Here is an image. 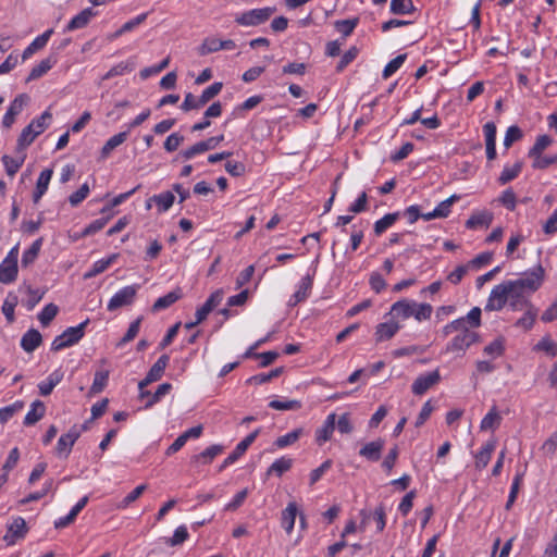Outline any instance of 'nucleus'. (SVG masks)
Wrapping results in <instances>:
<instances>
[{
  "mask_svg": "<svg viewBox=\"0 0 557 557\" xmlns=\"http://www.w3.org/2000/svg\"><path fill=\"white\" fill-rule=\"evenodd\" d=\"M41 245H42V238L40 237V238L36 239L26 251H24V253L22 256V261H21L22 267L26 268L36 260V258L38 257V253L40 251Z\"/></svg>",
  "mask_w": 557,
  "mask_h": 557,
  "instance_id": "4c0bfd02",
  "label": "nucleus"
},
{
  "mask_svg": "<svg viewBox=\"0 0 557 557\" xmlns=\"http://www.w3.org/2000/svg\"><path fill=\"white\" fill-rule=\"evenodd\" d=\"M400 327L401 326L397 321H389L377 324L374 334L376 342H384L393 338Z\"/></svg>",
  "mask_w": 557,
  "mask_h": 557,
  "instance_id": "f3484780",
  "label": "nucleus"
},
{
  "mask_svg": "<svg viewBox=\"0 0 557 557\" xmlns=\"http://www.w3.org/2000/svg\"><path fill=\"white\" fill-rule=\"evenodd\" d=\"M46 412L45 404L41 400H35L32 404V409L27 412L24 419L25 425H33L37 423Z\"/></svg>",
  "mask_w": 557,
  "mask_h": 557,
  "instance_id": "c85d7f7f",
  "label": "nucleus"
},
{
  "mask_svg": "<svg viewBox=\"0 0 557 557\" xmlns=\"http://www.w3.org/2000/svg\"><path fill=\"white\" fill-rule=\"evenodd\" d=\"M63 373L59 370L52 372L46 381L38 384L39 393L41 396H48L52 393L53 388L62 381Z\"/></svg>",
  "mask_w": 557,
  "mask_h": 557,
  "instance_id": "393cba45",
  "label": "nucleus"
},
{
  "mask_svg": "<svg viewBox=\"0 0 557 557\" xmlns=\"http://www.w3.org/2000/svg\"><path fill=\"white\" fill-rule=\"evenodd\" d=\"M282 372H283L282 367L275 368V369L271 370L269 373H260V374L249 377L246 381V383L247 384H256V385L264 384V383L270 382L272 379L280 376L282 374Z\"/></svg>",
  "mask_w": 557,
  "mask_h": 557,
  "instance_id": "c03bdc74",
  "label": "nucleus"
},
{
  "mask_svg": "<svg viewBox=\"0 0 557 557\" xmlns=\"http://www.w3.org/2000/svg\"><path fill=\"white\" fill-rule=\"evenodd\" d=\"M88 324L89 319H86L77 326L67 327L61 335L57 336L53 339L51 344V350L59 351L78 343L83 338L85 334V329Z\"/></svg>",
  "mask_w": 557,
  "mask_h": 557,
  "instance_id": "39448f33",
  "label": "nucleus"
},
{
  "mask_svg": "<svg viewBox=\"0 0 557 557\" xmlns=\"http://www.w3.org/2000/svg\"><path fill=\"white\" fill-rule=\"evenodd\" d=\"M269 407L274 410H298L301 408V403L299 400H280L274 399L269 403Z\"/></svg>",
  "mask_w": 557,
  "mask_h": 557,
  "instance_id": "09e8293b",
  "label": "nucleus"
},
{
  "mask_svg": "<svg viewBox=\"0 0 557 557\" xmlns=\"http://www.w3.org/2000/svg\"><path fill=\"white\" fill-rule=\"evenodd\" d=\"M18 153L21 156L16 159L12 158L10 156H7V154L2 157V162L4 164L5 172L11 177H13L17 173V171L23 165L25 158H26L24 151L18 152Z\"/></svg>",
  "mask_w": 557,
  "mask_h": 557,
  "instance_id": "2f4dec72",
  "label": "nucleus"
},
{
  "mask_svg": "<svg viewBox=\"0 0 557 557\" xmlns=\"http://www.w3.org/2000/svg\"><path fill=\"white\" fill-rule=\"evenodd\" d=\"M150 200H153L157 203L160 212H165L173 206L175 196L171 191H165L154 195Z\"/></svg>",
  "mask_w": 557,
  "mask_h": 557,
  "instance_id": "ea45409f",
  "label": "nucleus"
},
{
  "mask_svg": "<svg viewBox=\"0 0 557 557\" xmlns=\"http://www.w3.org/2000/svg\"><path fill=\"white\" fill-rule=\"evenodd\" d=\"M523 310L525 311L523 317L516 321L515 326L529 331L535 322L539 310L533 305L524 308Z\"/></svg>",
  "mask_w": 557,
  "mask_h": 557,
  "instance_id": "cd10ccee",
  "label": "nucleus"
},
{
  "mask_svg": "<svg viewBox=\"0 0 557 557\" xmlns=\"http://www.w3.org/2000/svg\"><path fill=\"white\" fill-rule=\"evenodd\" d=\"M336 426V414L331 413L327 416L323 425L315 431V441L319 445H322L329 441Z\"/></svg>",
  "mask_w": 557,
  "mask_h": 557,
  "instance_id": "6ab92c4d",
  "label": "nucleus"
},
{
  "mask_svg": "<svg viewBox=\"0 0 557 557\" xmlns=\"http://www.w3.org/2000/svg\"><path fill=\"white\" fill-rule=\"evenodd\" d=\"M224 140L223 135L210 137L206 140H201L180 152V157L184 160H189L194 158L196 154L203 153L206 151L212 150L218 147V145Z\"/></svg>",
  "mask_w": 557,
  "mask_h": 557,
  "instance_id": "1a4fd4ad",
  "label": "nucleus"
},
{
  "mask_svg": "<svg viewBox=\"0 0 557 557\" xmlns=\"http://www.w3.org/2000/svg\"><path fill=\"white\" fill-rule=\"evenodd\" d=\"M441 374L438 370H434L426 374L419 375L412 383L411 389L414 395L421 396L431 387L440 383Z\"/></svg>",
  "mask_w": 557,
  "mask_h": 557,
  "instance_id": "9d476101",
  "label": "nucleus"
},
{
  "mask_svg": "<svg viewBox=\"0 0 557 557\" xmlns=\"http://www.w3.org/2000/svg\"><path fill=\"white\" fill-rule=\"evenodd\" d=\"M260 430H256L251 432L249 435H247L242 442L237 444L234 451L231 453L222 462L219 470L222 471L230 465L234 463L242 455L245 454V451L248 449V447L255 442L259 434Z\"/></svg>",
  "mask_w": 557,
  "mask_h": 557,
  "instance_id": "ddd939ff",
  "label": "nucleus"
},
{
  "mask_svg": "<svg viewBox=\"0 0 557 557\" xmlns=\"http://www.w3.org/2000/svg\"><path fill=\"white\" fill-rule=\"evenodd\" d=\"M51 119V112L46 110L39 117L33 120L26 127H24L17 138L16 152H23L28 146H30L36 137L46 131Z\"/></svg>",
  "mask_w": 557,
  "mask_h": 557,
  "instance_id": "7ed1b4c3",
  "label": "nucleus"
},
{
  "mask_svg": "<svg viewBox=\"0 0 557 557\" xmlns=\"http://www.w3.org/2000/svg\"><path fill=\"white\" fill-rule=\"evenodd\" d=\"M505 351V339L504 337H498L487 346L484 347V354L497 358L500 357Z\"/></svg>",
  "mask_w": 557,
  "mask_h": 557,
  "instance_id": "3c124183",
  "label": "nucleus"
},
{
  "mask_svg": "<svg viewBox=\"0 0 557 557\" xmlns=\"http://www.w3.org/2000/svg\"><path fill=\"white\" fill-rule=\"evenodd\" d=\"M224 450V447L219 444L211 445L200 454L194 455L190 459L191 465H209L213 459Z\"/></svg>",
  "mask_w": 557,
  "mask_h": 557,
  "instance_id": "dca6fc26",
  "label": "nucleus"
},
{
  "mask_svg": "<svg viewBox=\"0 0 557 557\" xmlns=\"http://www.w3.org/2000/svg\"><path fill=\"white\" fill-rule=\"evenodd\" d=\"M141 320H143V318H138L129 324L128 330L126 331L125 335L122 337V339L117 344L119 346H122V345L133 341L137 336L139 329H140Z\"/></svg>",
  "mask_w": 557,
  "mask_h": 557,
  "instance_id": "e2e57ef3",
  "label": "nucleus"
},
{
  "mask_svg": "<svg viewBox=\"0 0 557 557\" xmlns=\"http://www.w3.org/2000/svg\"><path fill=\"white\" fill-rule=\"evenodd\" d=\"M312 285H313V276L312 275L308 274L305 277H302V280L298 286V289L295 292L296 298L305 300L309 296Z\"/></svg>",
  "mask_w": 557,
  "mask_h": 557,
  "instance_id": "4d7b16f0",
  "label": "nucleus"
},
{
  "mask_svg": "<svg viewBox=\"0 0 557 557\" xmlns=\"http://www.w3.org/2000/svg\"><path fill=\"white\" fill-rule=\"evenodd\" d=\"M522 170V162L518 161L512 166H505L502 171L498 182L500 185H505L515 180Z\"/></svg>",
  "mask_w": 557,
  "mask_h": 557,
  "instance_id": "58836bf2",
  "label": "nucleus"
},
{
  "mask_svg": "<svg viewBox=\"0 0 557 557\" xmlns=\"http://www.w3.org/2000/svg\"><path fill=\"white\" fill-rule=\"evenodd\" d=\"M508 302V281L493 287L484 307L485 311H499Z\"/></svg>",
  "mask_w": 557,
  "mask_h": 557,
  "instance_id": "6e6552de",
  "label": "nucleus"
},
{
  "mask_svg": "<svg viewBox=\"0 0 557 557\" xmlns=\"http://www.w3.org/2000/svg\"><path fill=\"white\" fill-rule=\"evenodd\" d=\"M27 533L26 521L22 517H17L9 525L8 532L3 540L8 545H13L17 540L23 539Z\"/></svg>",
  "mask_w": 557,
  "mask_h": 557,
  "instance_id": "4468645a",
  "label": "nucleus"
},
{
  "mask_svg": "<svg viewBox=\"0 0 557 557\" xmlns=\"http://www.w3.org/2000/svg\"><path fill=\"white\" fill-rule=\"evenodd\" d=\"M406 58H407V54L404 53V54H399L396 58H394L393 60H391L385 65V67L383 70V73H382L383 78L386 79L389 76H392L404 64Z\"/></svg>",
  "mask_w": 557,
  "mask_h": 557,
  "instance_id": "864d4df0",
  "label": "nucleus"
},
{
  "mask_svg": "<svg viewBox=\"0 0 557 557\" xmlns=\"http://www.w3.org/2000/svg\"><path fill=\"white\" fill-rule=\"evenodd\" d=\"M41 342L42 336L39 331L30 329L22 336L21 346L26 352H32L40 346Z\"/></svg>",
  "mask_w": 557,
  "mask_h": 557,
  "instance_id": "4be33fe9",
  "label": "nucleus"
},
{
  "mask_svg": "<svg viewBox=\"0 0 557 557\" xmlns=\"http://www.w3.org/2000/svg\"><path fill=\"white\" fill-rule=\"evenodd\" d=\"M553 143V139L550 136L548 135H541L536 138V141L535 144L533 145V147L529 150V157H534V156H539V154H542V152L548 147L550 146V144Z\"/></svg>",
  "mask_w": 557,
  "mask_h": 557,
  "instance_id": "603ef678",
  "label": "nucleus"
},
{
  "mask_svg": "<svg viewBox=\"0 0 557 557\" xmlns=\"http://www.w3.org/2000/svg\"><path fill=\"white\" fill-rule=\"evenodd\" d=\"M57 63V58L53 55H50L44 60L40 61L39 64L34 66L26 78V82L35 81L44 76L49 70L52 69V66Z\"/></svg>",
  "mask_w": 557,
  "mask_h": 557,
  "instance_id": "5701e85b",
  "label": "nucleus"
},
{
  "mask_svg": "<svg viewBox=\"0 0 557 557\" xmlns=\"http://www.w3.org/2000/svg\"><path fill=\"white\" fill-rule=\"evenodd\" d=\"M358 18L339 20L334 23V26L337 32L343 34L344 37H347L354 32V29L358 25Z\"/></svg>",
  "mask_w": 557,
  "mask_h": 557,
  "instance_id": "5fc2aeb1",
  "label": "nucleus"
},
{
  "mask_svg": "<svg viewBox=\"0 0 557 557\" xmlns=\"http://www.w3.org/2000/svg\"><path fill=\"white\" fill-rule=\"evenodd\" d=\"M479 341V333L469 330L465 324L460 332L446 345L444 352L463 356L466 350Z\"/></svg>",
  "mask_w": 557,
  "mask_h": 557,
  "instance_id": "20e7f679",
  "label": "nucleus"
},
{
  "mask_svg": "<svg viewBox=\"0 0 557 557\" xmlns=\"http://www.w3.org/2000/svg\"><path fill=\"white\" fill-rule=\"evenodd\" d=\"M496 448V440L488 441L474 456V466L476 470L484 469L492 457L493 451Z\"/></svg>",
  "mask_w": 557,
  "mask_h": 557,
  "instance_id": "a211bd4d",
  "label": "nucleus"
},
{
  "mask_svg": "<svg viewBox=\"0 0 557 557\" xmlns=\"http://www.w3.org/2000/svg\"><path fill=\"white\" fill-rule=\"evenodd\" d=\"M18 304V297L14 293H9L2 305V312L9 323L14 322V309Z\"/></svg>",
  "mask_w": 557,
  "mask_h": 557,
  "instance_id": "c9c22d12",
  "label": "nucleus"
},
{
  "mask_svg": "<svg viewBox=\"0 0 557 557\" xmlns=\"http://www.w3.org/2000/svg\"><path fill=\"white\" fill-rule=\"evenodd\" d=\"M52 33H53V29H48L42 35H40L37 38H35L28 45V47L23 51L22 59L26 60L32 54H34L36 51L42 49L47 45V42H48L50 36L52 35Z\"/></svg>",
  "mask_w": 557,
  "mask_h": 557,
  "instance_id": "b1692460",
  "label": "nucleus"
},
{
  "mask_svg": "<svg viewBox=\"0 0 557 557\" xmlns=\"http://www.w3.org/2000/svg\"><path fill=\"white\" fill-rule=\"evenodd\" d=\"M96 15V12L91 8L84 9L77 15H75L66 25L65 30L72 32L75 29L84 28L88 25L90 20Z\"/></svg>",
  "mask_w": 557,
  "mask_h": 557,
  "instance_id": "aec40b11",
  "label": "nucleus"
},
{
  "mask_svg": "<svg viewBox=\"0 0 557 557\" xmlns=\"http://www.w3.org/2000/svg\"><path fill=\"white\" fill-rule=\"evenodd\" d=\"M29 96L26 94H21L14 98V100L10 103L7 113L3 116L2 125L5 128H10L15 117L23 111L24 107L28 103Z\"/></svg>",
  "mask_w": 557,
  "mask_h": 557,
  "instance_id": "9b49d317",
  "label": "nucleus"
},
{
  "mask_svg": "<svg viewBox=\"0 0 557 557\" xmlns=\"http://www.w3.org/2000/svg\"><path fill=\"white\" fill-rule=\"evenodd\" d=\"M358 52L359 50L357 47L349 48L339 60L336 66V71L342 72L349 63H351L357 58Z\"/></svg>",
  "mask_w": 557,
  "mask_h": 557,
  "instance_id": "69168bd1",
  "label": "nucleus"
},
{
  "mask_svg": "<svg viewBox=\"0 0 557 557\" xmlns=\"http://www.w3.org/2000/svg\"><path fill=\"white\" fill-rule=\"evenodd\" d=\"M59 312V308L54 304H48L38 314V320L42 326H48Z\"/></svg>",
  "mask_w": 557,
  "mask_h": 557,
  "instance_id": "de8ad7c7",
  "label": "nucleus"
},
{
  "mask_svg": "<svg viewBox=\"0 0 557 557\" xmlns=\"http://www.w3.org/2000/svg\"><path fill=\"white\" fill-rule=\"evenodd\" d=\"M223 88V84L221 82H215L209 87H207L202 94L198 97V102H200L201 108L206 106L209 101H211L215 96H218Z\"/></svg>",
  "mask_w": 557,
  "mask_h": 557,
  "instance_id": "a19ab883",
  "label": "nucleus"
},
{
  "mask_svg": "<svg viewBox=\"0 0 557 557\" xmlns=\"http://www.w3.org/2000/svg\"><path fill=\"white\" fill-rule=\"evenodd\" d=\"M169 63H170V58H165L164 60H162L159 64L157 65H153V66H149V67H145L140 71V77L143 79H146L148 77H150L151 75H154V74H158L160 73L161 71H163L164 69H166L169 66Z\"/></svg>",
  "mask_w": 557,
  "mask_h": 557,
  "instance_id": "0e129e2a",
  "label": "nucleus"
},
{
  "mask_svg": "<svg viewBox=\"0 0 557 557\" xmlns=\"http://www.w3.org/2000/svg\"><path fill=\"white\" fill-rule=\"evenodd\" d=\"M24 407V403L21 400L15 401L14 404L0 408V423H7L16 412L22 410Z\"/></svg>",
  "mask_w": 557,
  "mask_h": 557,
  "instance_id": "8fccbe9b",
  "label": "nucleus"
},
{
  "mask_svg": "<svg viewBox=\"0 0 557 557\" xmlns=\"http://www.w3.org/2000/svg\"><path fill=\"white\" fill-rule=\"evenodd\" d=\"M171 389H172V385L170 383L160 384L153 394L150 393V395L146 396V398L148 400L145 405V408L148 409V408L152 407L154 404L159 403L160 399L163 396H165L166 394H169Z\"/></svg>",
  "mask_w": 557,
  "mask_h": 557,
  "instance_id": "79ce46f5",
  "label": "nucleus"
},
{
  "mask_svg": "<svg viewBox=\"0 0 557 557\" xmlns=\"http://www.w3.org/2000/svg\"><path fill=\"white\" fill-rule=\"evenodd\" d=\"M221 50V40L214 37H209L203 40L201 46L199 47V53L201 55H207L212 52H216Z\"/></svg>",
  "mask_w": 557,
  "mask_h": 557,
  "instance_id": "6e6d98bb",
  "label": "nucleus"
},
{
  "mask_svg": "<svg viewBox=\"0 0 557 557\" xmlns=\"http://www.w3.org/2000/svg\"><path fill=\"white\" fill-rule=\"evenodd\" d=\"M276 11L275 7H265L242 12L235 16V23L245 27H256L264 24Z\"/></svg>",
  "mask_w": 557,
  "mask_h": 557,
  "instance_id": "423d86ee",
  "label": "nucleus"
},
{
  "mask_svg": "<svg viewBox=\"0 0 557 557\" xmlns=\"http://www.w3.org/2000/svg\"><path fill=\"white\" fill-rule=\"evenodd\" d=\"M545 278V270L537 264L523 277L508 281V304L511 310L521 311L533 305L528 296L535 293L543 284Z\"/></svg>",
  "mask_w": 557,
  "mask_h": 557,
  "instance_id": "f257e3e1",
  "label": "nucleus"
},
{
  "mask_svg": "<svg viewBox=\"0 0 557 557\" xmlns=\"http://www.w3.org/2000/svg\"><path fill=\"white\" fill-rule=\"evenodd\" d=\"M500 422L502 416L498 413L496 407L494 406L482 419L480 429L481 431L495 430L499 426Z\"/></svg>",
  "mask_w": 557,
  "mask_h": 557,
  "instance_id": "7c9ffc66",
  "label": "nucleus"
},
{
  "mask_svg": "<svg viewBox=\"0 0 557 557\" xmlns=\"http://www.w3.org/2000/svg\"><path fill=\"white\" fill-rule=\"evenodd\" d=\"M458 195H453L444 201L440 202L438 206L434 209L435 212H438V218H446L450 213L451 206L459 200Z\"/></svg>",
  "mask_w": 557,
  "mask_h": 557,
  "instance_id": "680f3d73",
  "label": "nucleus"
},
{
  "mask_svg": "<svg viewBox=\"0 0 557 557\" xmlns=\"http://www.w3.org/2000/svg\"><path fill=\"white\" fill-rule=\"evenodd\" d=\"M493 221V214L490 211H481L472 214L466 222L468 228H476L480 226L488 227Z\"/></svg>",
  "mask_w": 557,
  "mask_h": 557,
  "instance_id": "bb28decb",
  "label": "nucleus"
},
{
  "mask_svg": "<svg viewBox=\"0 0 557 557\" xmlns=\"http://www.w3.org/2000/svg\"><path fill=\"white\" fill-rule=\"evenodd\" d=\"M292 467V458L281 457L269 467V469L267 470V475L275 474L277 476H281L285 472L289 471Z\"/></svg>",
  "mask_w": 557,
  "mask_h": 557,
  "instance_id": "473e14b6",
  "label": "nucleus"
},
{
  "mask_svg": "<svg viewBox=\"0 0 557 557\" xmlns=\"http://www.w3.org/2000/svg\"><path fill=\"white\" fill-rule=\"evenodd\" d=\"M139 288L140 286L138 284L123 287L112 296L108 302L107 309L110 312H113L122 307L131 306L134 302Z\"/></svg>",
  "mask_w": 557,
  "mask_h": 557,
  "instance_id": "0eeeda50",
  "label": "nucleus"
},
{
  "mask_svg": "<svg viewBox=\"0 0 557 557\" xmlns=\"http://www.w3.org/2000/svg\"><path fill=\"white\" fill-rule=\"evenodd\" d=\"M90 189L87 183L83 184L78 190L73 193L69 197V202L72 207H77L79 203H82L88 196Z\"/></svg>",
  "mask_w": 557,
  "mask_h": 557,
  "instance_id": "052dcab7",
  "label": "nucleus"
},
{
  "mask_svg": "<svg viewBox=\"0 0 557 557\" xmlns=\"http://www.w3.org/2000/svg\"><path fill=\"white\" fill-rule=\"evenodd\" d=\"M534 349L545 351L547 355L555 357L557 355V343L545 336L535 345Z\"/></svg>",
  "mask_w": 557,
  "mask_h": 557,
  "instance_id": "13d9d810",
  "label": "nucleus"
},
{
  "mask_svg": "<svg viewBox=\"0 0 557 557\" xmlns=\"http://www.w3.org/2000/svg\"><path fill=\"white\" fill-rule=\"evenodd\" d=\"M188 539V531L185 525L178 527L171 539L168 540V544L170 546L181 545Z\"/></svg>",
  "mask_w": 557,
  "mask_h": 557,
  "instance_id": "774afa93",
  "label": "nucleus"
},
{
  "mask_svg": "<svg viewBox=\"0 0 557 557\" xmlns=\"http://www.w3.org/2000/svg\"><path fill=\"white\" fill-rule=\"evenodd\" d=\"M18 272L17 264L7 263L2 261L0 264V283L9 284L16 280Z\"/></svg>",
  "mask_w": 557,
  "mask_h": 557,
  "instance_id": "f704fd0d",
  "label": "nucleus"
},
{
  "mask_svg": "<svg viewBox=\"0 0 557 557\" xmlns=\"http://www.w3.org/2000/svg\"><path fill=\"white\" fill-rule=\"evenodd\" d=\"M81 432L76 426L71 428V430L61 435L58 440L57 446H55V453L60 457L67 458L71 454L72 447L74 446L75 442L79 438Z\"/></svg>",
  "mask_w": 557,
  "mask_h": 557,
  "instance_id": "f8f14e48",
  "label": "nucleus"
},
{
  "mask_svg": "<svg viewBox=\"0 0 557 557\" xmlns=\"http://www.w3.org/2000/svg\"><path fill=\"white\" fill-rule=\"evenodd\" d=\"M416 11L412 0H392L391 12L393 14H408Z\"/></svg>",
  "mask_w": 557,
  "mask_h": 557,
  "instance_id": "a18cd8bd",
  "label": "nucleus"
},
{
  "mask_svg": "<svg viewBox=\"0 0 557 557\" xmlns=\"http://www.w3.org/2000/svg\"><path fill=\"white\" fill-rule=\"evenodd\" d=\"M521 137L522 131L518 126H509L504 138V146L506 148H509L515 141L519 140Z\"/></svg>",
  "mask_w": 557,
  "mask_h": 557,
  "instance_id": "338daca9",
  "label": "nucleus"
},
{
  "mask_svg": "<svg viewBox=\"0 0 557 557\" xmlns=\"http://www.w3.org/2000/svg\"><path fill=\"white\" fill-rule=\"evenodd\" d=\"M385 441L377 438L370 443H367L360 450L359 455L369 461L375 462L381 459L382 451L384 449Z\"/></svg>",
  "mask_w": 557,
  "mask_h": 557,
  "instance_id": "2eb2a0df",
  "label": "nucleus"
},
{
  "mask_svg": "<svg viewBox=\"0 0 557 557\" xmlns=\"http://www.w3.org/2000/svg\"><path fill=\"white\" fill-rule=\"evenodd\" d=\"M433 307L430 304L417 302L411 299H400L391 307L389 314L395 320H407L414 318L418 322L429 320L432 315Z\"/></svg>",
  "mask_w": 557,
  "mask_h": 557,
  "instance_id": "f03ea898",
  "label": "nucleus"
},
{
  "mask_svg": "<svg viewBox=\"0 0 557 557\" xmlns=\"http://www.w3.org/2000/svg\"><path fill=\"white\" fill-rule=\"evenodd\" d=\"M534 159L532 166L537 170H545L552 164L557 163V154L554 156H534L532 157Z\"/></svg>",
  "mask_w": 557,
  "mask_h": 557,
  "instance_id": "bf43d9fd",
  "label": "nucleus"
},
{
  "mask_svg": "<svg viewBox=\"0 0 557 557\" xmlns=\"http://www.w3.org/2000/svg\"><path fill=\"white\" fill-rule=\"evenodd\" d=\"M183 296L182 289L176 288L166 295L158 298L154 304L151 307L152 312H159L161 310H164L172 306L174 302H176L178 299H181Z\"/></svg>",
  "mask_w": 557,
  "mask_h": 557,
  "instance_id": "412c9836",
  "label": "nucleus"
},
{
  "mask_svg": "<svg viewBox=\"0 0 557 557\" xmlns=\"http://www.w3.org/2000/svg\"><path fill=\"white\" fill-rule=\"evenodd\" d=\"M128 136V131L121 132L107 140L100 151L101 159H107L112 150L122 145Z\"/></svg>",
  "mask_w": 557,
  "mask_h": 557,
  "instance_id": "a878e982",
  "label": "nucleus"
},
{
  "mask_svg": "<svg viewBox=\"0 0 557 557\" xmlns=\"http://www.w3.org/2000/svg\"><path fill=\"white\" fill-rule=\"evenodd\" d=\"M109 380V371L108 370H98L95 373L94 382L90 387L91 394L101 393L108 384Z\"/></svg>",
  "mask_w": 557,
  "mask_h": 557,
  "instance_id": "37998d69",
  "label": "nucleus"
},
{
  "mask_svg": "<svg viewBox=\"0 0 557 557\" xmlns=\"http://www.w3.org/2000/svg\"><path fill=\"white\" fill-rule=\"evenodd\" d=\"M399 212H393L385 214L382 219L377 220L374 223V234L376 236L382 235L388 227H391L398 219H399Z\"/></svg>",
  "mask_w": 557,
  "mask_h": 557,
  "instance_id": "72a5a7b5",
  "label": "nucleus"
},
{
  "mask_svg": "<svg viewBox=\"0 0 557 557\" xmlns=\"http://www.w3.org/2000/svg\"><path fill=\"white\" fill-rule=\"evenodd\" d=\"M302 434V429H295L292 432L275 440L274 445L277 448H284L296 443Z\"/></svg>",
  "mask_w": 557,
  "mask_h": 557,
  "instance_id": "49530a36",
  "label": "nucleus"
},
{
  "mask_svg": "<svg viewBox=\"0 0 557 557\" xmlns=\"http://www.w3.org/2000/svg\"><path fill=\"white\" fill-rule=\"evenodd\" d=\"M297 511L296 503H289L282 512V527L287 533H290L294 529Z\"/></svg>",
  "mask_w": 557,
  "mask_h": 557,
  "instance_id": "c756f323",
  "label": "nucleus"
},
{
  "mask_svg": "<svg viewBox=\"0 0 557 557\" xmlns=\"http://www.w3.org/2000/svg\"><path fill=\"white\" fill-rule=\"evenodd\" d=\"M170 358L168 355H162L154 364L150 368L147 375L153 381H158L162 377L165 368L168 367Z\"/></svg>",
  "mask_w": 557,
  "mask_h": 557,
  "instance_id": "e433bc0d",
  "label": "nucleus"
}]
</instances>
